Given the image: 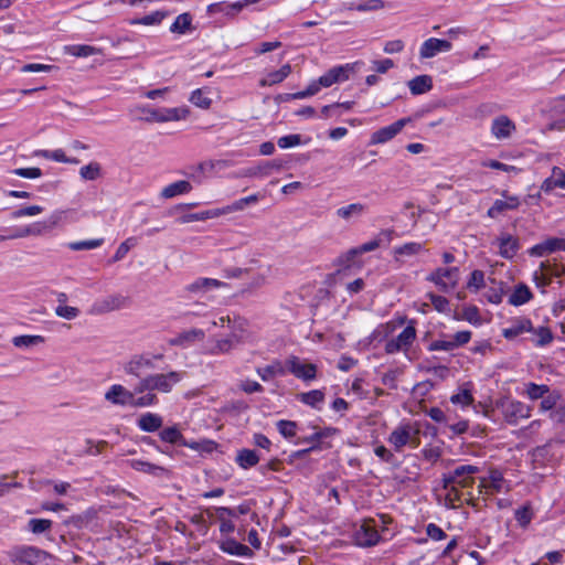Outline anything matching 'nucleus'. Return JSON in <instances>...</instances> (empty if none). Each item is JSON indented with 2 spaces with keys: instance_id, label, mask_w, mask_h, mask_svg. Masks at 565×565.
I'll use <instances>...</instances> for the list:
<instances>
[{
  "instance_id": "obj_61",
  "label": "nucleus",
  "mask_w": 565,
  "mask_h": 565,
  "mask_svg": "<svg viewBox=\"0 0 565 565\" xmlns=\"http://www.w3.org/2000/svg\"><path fill=\"white\" fill-rule=\"evenodd\" d=\"M514 516L520 526L526 527L533 518L531 507L529 504L523 505L515 510Z\"/></svg>"
},
{
  "instance_id": "obj_36",
  "label": "nucleus",
  "mask_w": 565,
  "mask_h": 565,
  "mask_svg": "<svg viewBox=\"0 0 565 565\" xmlns=\"http://www.w3.org/2000/svg\"><path fill=\"white\" fill-rule=\"evenodd\" d=\"M260 460L256 450L243 448L237 451L235 462L244 470L255 467Z\"/></svg>"
},
{
  "instance_id": "obj_43",
  "label": "nucleus",
  "mask_w": 565,
  "mask_h": 565,
  "mask_svg": "<svg viewBox=\"0 0 565 565\" xmlns=\"http://www.w3.org/2000/svg\"><path fill=\"white\" fill-rule=\"evenodd\" d=\"M385 7L383 0H361L360 2H349L344 4L347 10H356L360 12L377 11Z\"/></svg>"
},
{
  "instance_id": "obj_15",
  "label": "nucleus",
  "mask_w": 565,
  "mask_h": 565,
  "mask_svg": "<svg viewBox=\"0 0 565 565\" xmlns=\"http://www.w3.org/2000/svg\"><path fill=\"white\" fill-rule=\"evenodd\" d=\"M471 339V331L462 330L458 331L452 335L451 339H439L433 341L428 345V351H454L465 344H467Z\"/></svg>"
},
{
  "instance_id": "obj_22",
  "label": "nucleus",
  "mask_w": 565,
  "mask_h": 565,
  "mask_svg": "<svg viewBox=\"0 0 565 565\" xmlns=\"http://www.w3.org/2000/svg\"><path fill=\"white\" fill-rule=\"evenodd\" d=\"M338 433V429L334 427H324V428H317L315 427V433L308 437H303L297 441V444H310L311 446L307 449L299 450L297 452L298 456H302L306 454H309L310 451H313L316 449H319V443L324 439L329 438Z\"/></svg>"
},
{
  "instance_id": "obj_45",
  "label": "nucleus",
  "mask_w": 565,
  "mask_h": 565,
  "mask_svg": "<svg viewBox=\"0 0 565 565\" xmlns=\"http://www.w3.org/2000/svg\"><path fill=\"white\" fill-rule=\"evenodd\" d=\"M129 463L130 467L136 471L152 475L156 477L161 476L166 471L163 467L140 459H131Z\"/></svg>"
},
{
  "instance_id": "obj_23",
  "label": "nucleus",
  "mask_w": 565,
  "mask_h": 565,
  "mask_svg": "<svg viewBox=\"0 0 565 565\" xmlns=\"http://www.w3.org/2000/svg\"><path fill=\"white\" fill-rule=\"evenodd\" d=\"M558 250H565V238L548 237L547 239L532 246L527 253L533 257H543Z\"/></svg>"
},
{
  "instance_id": "obj_12",
  "label": "nucleus",
  "mask_w": 565,
  "mask_h": 565,
  "mask_svg": "<svg viewBox=\"0 0 565 565\" xmlns=\"http://www.w3.org/2000/svg\"><path fill=\"white\" fill-rule=\"evenodd\" d=\"M141 110L149 115L148 120H152L156 122H168V121H179L185 119L190 110L188 107H172V108H147L143 107Z\"/></svg>"
},
{
  "instance_id": "obj_18",
  "label": "nucleus",
  "mask_w": 565,
  "mask_h": 565,
  "mask_svg": "<svg viewBox=\"0 0 565 565\" xmlns=\"http://www.w3.org/2000/svg\"><path fill=\"white\" fill-rule=\"evenodd\" d=\"M205 339V332L199 328H191L178 333L175 337L169 339L168 343L171 347H179L188 349Z\"/></svg>"
},
{
  "instance_id": "obj_53",
  "label": "nucleus",
  "mask_w": 565,
  "mask_h": 565,
  "mask_svg": "<svg viewBox=\"0 0 565 565\" xmlns=\"http://www.w3.org/2000/svg\"><path fill=\"white\" fill-rule=\"evenodd\" d=\"M539 269L546 274L551 279L559 278L565 273V267L556 262L545 260L540 264Z\"/></svg>"
},
{
  "instance_id": "obj_57",
  "label": "nucleus",
  "mask_w": 565,
  "mask_h": 565,
  "mask_svg": "<svg viewBox=\"0 0 565 565\" xmlns=\"http://www.w3.org/2000/svg\"><path fill=\"white\" fill-rule=\"evenodd\" d=\"M41 154L45 159H50L56 162H63V163H78V160L75 158H67L65 156V152L62 149L56 150H43L41 151Z\"/></svg>"
},
{
  "instance_id": "obj_10",
  "label": "nucleus",
  "mask_w": 565,
  "mask_h": 565,
  "mask_svg": "<svg viewBox=\"0 0 565 565\" xmlns=\"http://www.w3.org/2000/svg\"><path fill=\"white\" fill-rule=\"evenodd\" d=\"M162 354H135L124 365V371L128 375L141 379L142 373L154 369V361L161 360Z\"/></svg>"
},
{
  "instance_id": "obj_54",
  "label": "nucleus",
  "mask_w": 565,
  "mask_h": 565,
  "mask_svg": "<svg viewBox=\"0 0 565 565\" xmlns=\"http://www.w3.org/2000/svg\"><path fill=\"white\" fill-rule=\"evenodd\" d=\"M44 342V337L42 335H18L12 339V343L17 348H29L33 345H38Z\"/></svg>"
},
{
  "instance_id": "obj_2",
  "label": "nucleus",
  "mask_w": 565,
  "mask_h": 565,
  "mask_svg": "<svg viewBox=\"0 0 565 565\" xmlns=\"http://www.w3.org/2000/svg\"><path fill=\"white\" fill-rule=\"evenodd\" d=\"M392 519L386 514H379L376 518H366L355 526L353 532V541L359 547L375 546L381 542L382 535L380 533L386 530L387 524Z\"/></svg>"
},
{
  "instance_id": "obj_41",
  "label": "nucleus",
  "mask_w": 565,
  "mask_h": 565,
  "mask_svg": "<svg viewBox=\"0 0 565 565\" xmlns=\"http://www.w3.org/2000/svg\"><path fill=\"white\" fill-rule=\"evenodd\" d=\"M192 185L189 181L180 180L164 186L161 191V196L164 199H171L177 195L186 194L191 192Z\"/></svg>"
},
{
  "instance_id": "obj_11",
  "label": "nucleus",
  "mask_w": 565,
  "mask_h": 565,
  "mask_svg": "<svg viewBox=\"0 0 565 565\" xmlns=\"http://www.w3.org/2000/svg\"><path fill=\"white\" fill-rule=\"evenodd\" d=\"M9 557L17 565H40L45 553L34 546H18L9 552Z\"/></svg>"
},
{
  "instance_id": "obj_8",
  "label": "nucleus",
  "mask_w": 565,
  "mask_h": 565,
  "mask_svg": "<svg viewBox=\"0 0 565 565\" xmlns=\"http://www.w3.org/2000/svg\"><path fill=\"white\" fill-rule=\"evenodd\" d=\"M415 324V320H411L408 326L398 335L386 341L385 352L387 354L407 352L416 339Z\"/></svg>"
},
{
  "instance_id": "obj_60",
  "label": "nucleus",
  "mask_w": 565,
  "mask_h": 565,
  "mask_svg": "<svg viewBox=\"0 0 565 565\" xmlns=\"http://www.w3.org/2000/svg\"><path fill=\"white\" fill-rule=\"evenodd\" d=\"M52 524V521L47 519H31L28 523V527L34 534H42L51 530Z\"/></svg>"
},
{
  "instance_id": "obj_35",
  "label": "nucleus",
  "mask_w": 565,
  "mask_h": 565,
  "mask_svg": "<svg viewBox=\"0 0 565 565\" xmlns=\"http://www.w3.org/2000/svg\"><path fill=\"white\" fill-rule=\"evenodd\" d=\"M392 233L393 231L392 230H384L382 231L380 234H379V237L377 238H374V239H371L369 242H365L364 244L360 245L359 247L356 248H353L350 250V254L352 256H355L358 254H363V253H369V252H372V250H375L376 248L380 247L381 243H382V238L384 237L388 243L391 242V236H392Z\"/></svg>"
},
{
  "instance_id": "obj_39",
  "label": "nucleus",
  "mask_w": 565,
  "mask_h": 565,
  "mask_svg": "<svg viewBox=\"0 0 565 565\" xmlns=\"http://www.w3.org/2000/svg\"><path fill=\"white\" fill-rule=\"evenodd\" d=\"M63 52L66 55L75 57H88L100 53V50L87 44H71L63 47Z\"/></svg>"
},
{
  "instance_id": "obj_50",
  "label": "nucleus",
  "mask_w": 565,
  "mask_h": 565,
  "mask_svg": "<svg viewBox=\"0 0 565 565\" xmlns=\"http://www.w3.org/2000/svg\"><path fill=\"white\" fill-rule=\"evenodd\" d=\"M534 337L531 339L535 347H545L553 341V333L547 327H539L531 332Z\"/></svg>"
},
{
  "instance_id": "obj_5",
  "label": "nucleus",
  "mask_w": 565,
  "mask_h": 565,
  "mask_svg": "<svg viewBox=\"0 0 565 565\" xmlns=\"http://www.w3.org/2000/svg\"><path fill=\"white\" fill-rule=\"evenodd\" d=\"M246 321L241 318H234L233 327H231L230 334L215 339L213 344L205 350L206 354L221 355L230 353L237 344L244 341Z\"/></svg>"
},
{
  "instance_id": "obj_49",
  "label": "nucleus",
  "mask_w": 565,
  "mask_h": 565,
  "mask_svg": "<svg viewBox=\"0 0 565 565\" xmlns=\"http://www.w3.org/2000/svg\"><path fill=\"white\" fill-rule=\"evenodd\" d=\"M222 550L231 555H236V556L249 557L253 555V552L248 546H246L242 543H238L235 540L226 541L223 544Z\"/></svg>"
},
{
  "instance_id": "obj_40",
  "label": "nucleus",
  "mask_w": 565,
  "mask_h": 565,
  "mask_svg": "<svg viewBox=\"0 0 565 565\" xmlns=\"http://www.w3.org/2000/svg\"><path fill=\"white\" fill-rule=\"evenodd\" d=\"M407 85L413 95H422L433 88V79L429 75H418L411 79Z\"/></svg>"
},
{
  "instance_id": "obj_52",
  "label": "nucleus",
  "mask_w": 565,
  "mask_h": 565,
  "mask_svg": "<svg viewBox=\"0 0 565 565\" xmlns=\"http://www.w3.org/2000/svg\"><path fill=\"white\" fill-rule=\"evenodd\" d=\"M79 175L85 181H95L102 177V167L98 162L93 161L79 169Z\"/></svg>"
},
{
  "instance_id": "obj_21",
  "label": "nucleus",
  "mask_w": 565,
  "mask_h": 565,
  "mask_svg": "<svg viewBox=\"0 0 565 565\" xmlns=\"http://www.w3.org/2000/svg\"><path fill=\"white\" fill-rule=\"evenodd\" d=\"M127 302L128 299L122 295H109L103 299L97 300L92 307V312L96 315H102L114 310H119L126 307Z\"/></svg>"
},
{
  "instance_id": "obj_29",
  "label": "nucleus",
  "mask_w": 565,
  "mask_h": 565,
  "mask_svg": "<svg viewBox=\"0 0 565 565\" xmlns=\"http://www.w3.org/2000/svg\"><path fill=\"white\" fill-rule=\"evenodd\" d=\"M256 373L264 382H269L277 376H285L287 374V360L285 362L274 360L266 366L257 367Z\"/></svg>"
},
{
  "instance_id": "obj_46",
  "label": "nucleus",
  "mask_w": 565,
  "mask_h": 565,
  "mask_svg": "<svg viewBox=\"0 0 565 565\" xmlns=\"http://www.w3.org/2000/svg\"><path fill=\"white\" fill-rule=\"evenodd\" d=\"M167 17L166 11L157 10L141 18L129 20L130 25H159Z\"/></svg>"
},
{
  "instance_id": "obj_13",
  "label": "nucleus",
  "mask_w": 565,
  "mask_h": 565,
  "mask_svg": "<svg viewBox=\"0 0 565 565\" xmlns=\"http://www.w3.org/2000/svg\"><path fill=\"white\" fill-rule=\"evenodd\" d=\"M287 373L303 382H310L317 377V365L299 356L291 355L287 359Z\"/></svg>"
},
{
  "instance_id": "obj_44",
  "label": "nucleus",
  "mask_w": 565,
  "mask_h": 565,
  "mask_svg": "<svg viewBox=\"0 0 565 565\" xmlns=\"http://www.w3.org/2000/svg\"><path fill=\"white\" fill-rule=\"evenodd\" d=\"M222 215H224L223 207H217V209H211V210H206V211L186 214L181 218V222L182 223L199 222V221H205L209 218H215V217H218Z\"/></svg>"
},
{
  "instance_id": "obj_56",
  "label": "nucleus",
  "mask_w": 565,
  "mask_h": 565,
  "mask_svg": "<svg viewBox=\"0 0 565 565\" xmlns=\"http://www.w3.org/2000/svg\"><path fill=\"white\" fill-rule=\"evenodd\" d=\"M104 244V238H94L78 242H71L67 244V247L71 250H85V249H95L100 247Z\"/></svg>"
},
{
  "instance_id": "obj_31",
  "label": "nucleus",
  "mask_w": 565,
  "mask_h": 565,
  "mask_svg": "<svg viewBox=\"0 0 565 565\" xmlns=\"http://www.w3.org/2000/svg\"><path fill=\"white\" fill-rule=\"evenodd\" d=\"M225 286L226 284L221 280L214 278L200 277L195 279L193 282L189 284L185 287V290L191 294H204L212 289H217Z\"/></svg>"
},
{
  "instance_id": "obj_38",
  "label": "nucleus",
  "mask_w": 565,
  "mask_h": 565,
  "mask_svg": "<svg viewBox=\"0 0 565 565\" xmlns=\"http://www.w3.org/2000/svg\"><path fill=\"white\" fill-rule=\"evenodd\" d=\"M297 399L305 405H308L315 409L320 411L324 402V393L321 390H312L309 392L298 394Z\"/></svg>"
},
{
  "instance_id": "obj_62",
  "label": "nucleus",
  "mask_w": 565,
  "mask_h": 565,
  "mask_svg": "<svg viewBox=\"0 0 565 565\" xmlns=\"http://www.w3.org/2000/svg\"><path fill=\"white\" fill-rule=\"evenodd\" d=\"M559 397V394L555 391L547 393L545 397L541 398L540 412L545 413L552 411L557 405Z\"/></svg>"
},
{
  "instance_id": "obj_64",
  "label": "nucleus",
  "mask_w": 565,
  "mask_h": 565,
  "mask_svg": "<svg viewBox=\"0 0 565 565\" xmlns=\"http://www.w3.org/2000/svg\"><path fill=\"white\" fill-rule=\"evenodd\" d=\"M55 315L60 318H64L66 320H73L78 317L79 309L76 307H71L66 305H58L55 308Z\"/></svg>"
},
{
  "instance_id": "obj_27",
  "label": "nucleus",
  "mask_w": 565,
  "mask_h": 565,
  "mask_svg": "<svg viewBox=\"0 0 565 565\" xmlns=\"http://www.w3.org/2000/svg\"><path fill=\"white\" fill-rule=\"evenodd\" d=\"M499 255L505 259H512L520 249L519 238L509 234L501 233L497 238Z\"/></svg>"
},
{
  "instance_id": "obj_48",
  "label": "nucleus",
  "mask_w": 565,
  "mask_h": 565,
  "mask_svg": "<svg viewBox=\"0 0 565 565\" xmlns=\"http://www.w3.org/2000/svg\"><path fill=\"white\" fill-rule=\"evenodd\" d=\"M209 94V89L198 88L191 93L189 100L199 108L209 109L212 105V99L210 98Z\"/></svg>"
},
{
  "instance_id": "obj_19",
  "label": "nucleus",
  "mask_w": 565,
  "mask_h": 565,
  "mask_svg": "<svg viewBox=\"0 0 565 565\" xmlns=\"http://www.w3.org/2000/svg\"><path fill=\"white\" fill-rule=\"evenodd\" d=\"M66 212L63 210H56L46 221L35 222L31 225L24 226L26 236H39L55 227L65 217Z\"/></svg>"
},
{
  "instance_id": "obj_17",
  "label": "nucleus",
  "mask_w": 565,
  "mask_h": 565,
  "mask_svg": "<svg viewBox=\"0 0 565 565\" xmlns=\"http://www.w3.org/2000/svg\"><path fill=\"white\" fill-rule=\"evenodd\" d=\"M501 195L503 199L495 200L487 212V215L490 218H497L507 211L516 210L521 204L520 198L516 195H510L508 191H502Z\"/></svg>"
},
{
  "instance_id": "obj_4",
  "label": "nucleus",
  "mask_w": 565,
  "mask_h": 565,
  "mask_svg": "<svg viewBox=\"0 0 565 565\" xmlns=\"http://www.w3.org/2000/svg\"><path fill=\"white\" fill-rule=\"evenodd\" d=\"M480 471L478 466L460 465L449 473L443 476L444 488L448 491V497L460 501L458 488L470 489L475 484V475Z\"/></svg>"
},
{
  "instance_id": "obj_16",
  "label": "nucleus",
  "mask_w": 565,
  "mask_h": 565,
  "mask_svg": "<svg viewBox=\"0 0 565 565\" xmlns=\"http://www.w3.org/2000/svg\"><path fill=\"white\" fill-rule=\"evenodd\" d=\"M412 119L409 117L401 118L388 125L386 127L380 128L371 135L370 143L371 145H382L390 140H392L395 136H397L403 128L409 124Z\"/></svg>"
},
{
  "instance_id": "obj_47",
  "label": "nucleus",
  "mask_w": 565,
  "mask_h": 565,
  "mask_svg": "<svg viewBox=\"0 0 565 565\" xmlns=\"http://www.w3.org/2000/svg\"><path fill=\"white\" fill-rule=\"evenodd\" d=\"M550 392V386L545 384H536L534 382L524 384V395L531 401L541 399Z\"/></svg>"
},
{
  "instance_id": "obj_28",
  "label": "nucleus",
  "mask_w": 565,
  "mask_h": 565,
  "mask_svg": "<svg viewBox=\"0 0 565 565\" xmlns=\"http://www.w3.org/2000/svg\"><path fill=\"white\" fill-rule=\"evenodd\" d=\"M281 169V163H278L276 160L273 161H262L255 166L246 168L243 172V177L248 178H266L273 173L274 170L278 171Z\"/></svg>"
},
{
  "instance_id": "obj_42",
  "label": "nucleus",
  "mask_w": 565,
  "mask_h": 565,
  "mask_svg": "<svg viewBox=\"0 0 565 565\" xmlns=\"http://www.w3.org/2000/svg\"><path fill=\"white\" fill-rule=\"evenodd\" d=\"M366 211V206L362 203H351L349 205L339 207L335 212L337 216L350 221L352 218L361 217Z\"/></svg>"
},
{
  "instance_id": "obj_59",
  "label": "nucleus",
  "mask_w": 565,
  "mask_h": 565,
  "mask_svg": "<svg viewBox=\"0 0 565 565\" xmlns=\"http://www.w3.org/2000/svg\"><path fill=\"white\" fill-rule=\"evenodd\" d=\"M277 429L281 436L289 439L297 434V423L292 420L280 419L276 424Z\"/></svg>"
},
{
  "instance_id": "obj_63",
  "label": "nucleus",
  "mask_w": 565,
  "mask_h": 565,
  "mask_svg": "<svg viewBox=\"0 0 565 565\" xmlns=\"http://www.w3.org/2000/svg\"><path fill=\"white\" fill-rule=\"evenodd\" d=\"M137 244V241L135 237H129L127 238L126 241H124L117 248V250L115 252L114 254V257H113V260L114 262H119L121 260L122 258H125V256L128 254V252L130 250V248H132L134 246H136Z\"/></svg>"
},
{
  "instance_id": "obj_30",
  "label": "nucleus",
  "mask_w": 565,
  "mask_h": 565,
  "mask_svg": "<svg viewBox=\"0 0 565 565\" xmlns=\"http://www.w3.org/2000/svg\"><path fill=\"white\" fill-rule=\"evenodd\" d=\"M555 189L565 190V170L556 166L541 184V191L544 193H552Z\"/></svg>"
},
{
  "instance_id": "obj_51",
  "label": "nucleus",
  "mask_w": 565,
  "mask_h": 565,
  "mask_svg": "<svg viewBox=\"0 0 565 565\" xmlns=\"http://www.w3.org/2000/svg\"><path fill=\"white\" fill-rule=\"evenodd\" d=\"M192 17L190 13L179 14L174 22L170 25V32L184 34L191 29Z\"/></svg>"
},
{
  "instance_id": "obj_20",
  "label": "nucleus",
  "mask_w": 565,
  "mask_h": 565,
  "mask_svg": "<svg viewBox=\"0 0 565 565\" xmlns=\"http://www.w3.org/2000/svg\"><path fill=\"white\" fill-rule=\"evenodd\" d=\"M458 268H438L428 276V280L440 287L441 290L448 291L457 284Z\"/></svg>"
},
{
  "instance_id": "obj_6",
  "label": "nucleus",
  "mask_w": 565,
  "mask_h": 565,
  "mask_svg": "<svg viewBox=\"0 0 565 565\" xmlns=\"http://www.w3.org/2000/svg\"><path fill=\"white\" fill-rule=\"evenodd\" d=\"M387 440L395 451H401L405 446L417 448L420 444L419 429L413 423H402L392 430Z\"/></svg>"
},
{
  "instance_id": "obj_1",
  "label": "nucleus",
  "mask_w": 565,
  "mask_h": 565,
  "mask_svg": "<svg viewBox=\"0 0 565 565\" xmlns=\"http://www.w3.org/2000/svg\"><path fill=\"white\" fill-rule=\"evenodd\" d=\"M105 399L113 405L143 408L156 406L159 403L157 394H143L126 388L121 384H113L105 393Z\"/></svg>"
},
{
  "instance_id": "obj_14",
  "label": "nucleus",
  "mask_w": 565,
  "mask_h": 565,
  "mask_svg": "<svg viewBox=\"0 0 565 565\" xmlns=\"http://www.w3.org/2000/svg\"><path fill=\"white\" fill-rule=\"evenodd\" d=\"M509 490V486L503 477V473L498 469H492L488 478H481L478 484L479 494L492 495Z\"/></svg>"
},
{
  "instance_id": "obj_33",
  "label": "nucleus",
  "mask_w": 565,
  "mask_h": 565,
  "mask_svg": "<svg viewBox=\"0 0 565 565\" xmlns=\"http://www.w3.org/2000/svg\"><path fill=\"white\" fill-rule=\"evenodd\" d=\"M215 515L217 521L220 522V531L223 534H228L234 532L235 525L232 522L231 518H236L235 510L226 507H217L214 508Z\"/></svg>"
},
{
  "instance_id": "obj_32",
  "label": "nucleus",
  "mask_w": 565,
  "mask_h": 565,
  "mask_svg": "<svg viewBox=\"0 0 565 565\" xmlns=\"http://www.w3.org/2000/svg\"><path fill=\"white\" fill-rule=\"evenodd\" d=\"M163 425V418L157 414L147 412L140 415L137 426L141 431L153 433L159 430Z\"/></svg>"
},
{
  "instance_id": "obj_3",
  "label": "nucleus",
  "mask_w": 565,
  "mask_h": 565,
  "mask_svg": "<svg viewBox=\"0 0 565 565\" xmlns=\"http://www.w3.org/2000/svg\"><path fill=\"white\" fill-rule=\"evenodd\" d=\"M185 375L183 371H169L167 373H152L139 380L136 384V392L143 394H169Z\"/></svg>"
},
{
  "instance_id": "obj_24",
  "label": "nucleus",
  "mask_w": 565,
  "mask_h": 565,
  "mask_svg": "<svg viewBox=\"0 0 565 565\" xmlns=\"http://www.w3.org/2000/svg\"><path fill=\"white\" fill-rule=\"evenodd\" d=\"M452 49L451 42L437 38H429L423 42L419 49L422 58H431L441 52H449Z\"/></svg>"
},
{
  "instance_id": "obj_55",
  "label": "nucleus",
  "mask_w": 565,
  "mask_h": 565,
  "mask_svg": "<svg viewBox=\"0 0 565 565\" xmlns=\"http://www.w3.org/2000/svg\"><path fill=\"white\" fill-rule=\"evenodd\" d=\"M159 437L162 441L168 444H181L183 435L181 431L175 427H166L159 433Z\"/></svg>"
},
{
  "instance_id": "obj_9",
  "label": "nucleus",
  "mask_w": 565,
  "mask_h": 565,
  "mask_svg": "<svg viewBox=\"0 0 565 565\" xmlns=\"http://www.w3.org/2000/svg\"><path fill=\"white\" fill-rule=\"evenodd\" d=\"M363 62L347 63L344 65H337L320 76V84L324 88L331 87L333 84L343 83L348 81L351 75L359 71V66Z\"/></svg>"
},
{
  "instance_id": "obj_25",
  "label": "nucleus",
  "mask_w": 565,
  "mask_h": 565,
  "mask_svg": "<svg viewBox=\"0 0 565 565\" xmlns=\"http://www.w3.org/2000/svg\"><path fill=\"white\" fill-rule=\"evenodd\" d=\"M533 331V323L529 318L515 317L510 321V326L502 329V335L507 340H513L519 335Z\"/></svg>"
},
{
  "instance_id": "obj_37",
  "label": "nucleus",
  "mask_w": 565,
  "mask_h": 565,
  "mask_svg": "<svg viewBox=\"0 0 565 565\" xmlns=\"http://www.w3.org/2000/svg\"><path fill=\"white\" fill-rule=\"evenodd\" d=\"M291 73V66L290 64H285L282 65L279 70L277 71H271L269 73H267L259 82L260 86L265 87V86H273V85H276V84H279L281 83L285 78H287L289 76V74Z\"/></svg>"
},
{
  "instance_id": "obj_58",
  "label": "nucleus",
  "mask_w": 565,
  "mask_h": 565,
  "mask_svg": "<svg viewBox=\"0 0 565 565\" xmlns=\"http://www.w3.org/2000/svg\"><path fill=\"white\" fill-rule=\"evenodd\" d=\"M484 273L482 270L476 269L470 274L469 280L467 282V288L472 292H478L480 289L484 287Z\"/></svg>"
},
{
  "instance_id": "obj_7",
  "label": "nucleus",
  "mask_w": 565,
  "mask_h": 565,
  "mask_svg": "<svg viewBox=\"0 0 565 565\" xmlns=\"http://www.w3.org/2000/svg\"><path fill=\"white\" fill-rule=\"evenodd\" d=\"M497 407L500 409L504 422L512 426L518 425L523 419L530 418L533 412L531 405L508 397L498 401Z\"/></svg>"
},
{
  "instance_id": "obj_34",
  "label": "nucleus",
  "mask_w": 565,
  "mask_h": 565,
  "mask_svg": "<svg viewBox=\"0 0 565 565\" xmlns=\"http://www.w3.org/2000/svg\"><path fill=\"white\" fill-rule=\"evenodd\" d=\"M533 298V294L529 286L523 282L518 284L511 295L509 296L508 302L511 306L520 307L527 303Z\"/></svg>"
},
{
  "instance_id": "obj_26",
  "label": "nucleus",
  "mask_w": 565,
  "mask_h": 565,
  "mask_svg": "<svg viewBox=\"0 0 565 565\" xmlns=\"http://www.w3.org/2000/svg\"><path fill=\"white\" fill-rule=\"evenodd\" d=\"M515 129V124L505 115L495 117L491 122V135L498 140L510 138Z\"/></svg>"
}]
</instances>
